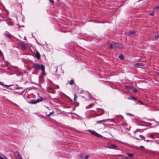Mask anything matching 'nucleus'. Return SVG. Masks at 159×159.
Instances as JSON below:
<instances>
[{"label":"nucleus","instance_id":"f257e3e1","mask_svg":"<svg viewBox=\"0 0 159 159\" xmlns=\"http://www.w3.org/2000/svg\"><path fill=\"white\" fill-rule=\"evenodd\" d=\"M43 100V98L42 97H40L38 99L36 100H32L28 102L32 104H35L37 103L41 102Z\"/></svg>","mask_w":159,"mask_h":159},{"label":"nucleus","instance_id":"f03ea898","mask_svg":"<svg viewBox=\"0 0 159 159\" xmlns=\"http://www.w3.org/2000/svg\"><path fill=\"white\" fill-rule=\"evenodd\" d=\"M124 46L122 44L119 43H113V48H123Z\"/></svg>","mask_w":159,"mask_h":159},{"label":"nucleus","instance_id":"7ed1b4c3","mask_svg":"<svg viewBox=\"0 0 159 159\" xmlns=\"http://www.w3.org/2000/svg\"><path fill=\"white\" fill-rule=\"evenodd\" d=\"M87 131L90 133L92 134L93 135L95 136L96 137H100L101 136V135L100 134H98L95 131H92L89 129Z\"/></svg>","mask_w":159,"mask_h":159},{"label":"nucleus","instance_id":"20e7f679","mask_svg":"<svg viewBox=\"0 0 159 159\" xmlns=\"http://www.w3.org/2000/svg\"><path fill=\"white\" fill-rule=\"evenodd\" d=\"M14 156L16 157H17L19 159H23L20 155L19 152H16L14 153Z\"/></svg>","mask_w":159,"mask_h":159},{"label":"nucleus","instance_id":"39448f33","mask_svg":"<svg viewBox=\"0 0 159 159\" xmlns=\"http://www.w3.org/2000/svg\"><path fill=\"white\" fill-rule=\"evenodd\" d=\"M109 146L108 147V148H109L111 149H114L115 150H116L117 146L115 144H108Z\"/></svg>","mask_w":159,"mask_h":159},{"label":"nucleus","instance_id":"423d86ee","mask_svg":"<svg viewBox=\"0 0 159 159\" xmlns=\"http://www.w3.org/2000/svg\"><path fill=\"white\" fill-rule=\"evenodd\" d=\"M135 31H130L126 32L125 34L126 35L131 36H133L134 35Z\"/></svg>","mask_w":159,"mask_h":159},{"label":"nucleus","instance_id":"0eeeda50","mask_svg":"<svg viewBox=\"0 0 159 159\" xmlns=\"http://www.w3.org/2000/svg\"><path fill=\"white\" fill-rule=\"evenodd\" d=\"M33 67L35 69H37L40 67V65L39 64H36L33 65Z\"/></svg>","mask_w":159,"mask_h":159},{"label":"nucleus","instance_id":"6e6552de","mask_svg":"<svg viewBox=\"0 0 159 159\" xmlns=\"http://www.w3.org/2000/svg\"><path fill=\"white\" fill-rule=\"evenodd\" d=\"M35 56L38 59H39L40 58V55L39 52L37 51L36 52Z\"/></svg>","mask_w":159,"mask_h":159},{"label":"nucleus","instance_id":"1a4fd4ad","mask_svg":"<svg viewBox=\"0 0 159 159\" xmlns=\"http://www.w3.org/2000/svg\"><path fill=\"white\" fill-rule=\"evenodd\" d=\"M41 70L43 73L45 72V66L44 65L41 64L40 66Z\"/></svg>","mask_w":159,"mask_h":159},{"label":"nucleus","instance_id":"9d476101","mask_svg":"<svg viewBox=\"0 0 159 159\" xmlns=\"http://www.w3.org/2000/svg\"><path fill=\"white\" fill-rule=\"evenodd\" d=\"M116 118L118 120L119 119H120L121 120H122L124 119V118L123 117V116H116Z\"/></svg>","mask_w":159,"mask_h":159},{"label":"nucleus","instance_id":"9b49d317","mask_svg":"<svg viewBox=\"0 0 159 159\" xmlns=\"http://www.w3.org/2000/svg\"><path fill=\"white\" fill-rule=\"evenodd\" d=\"M20 47L22 48H23L24 50L26 49V47L25 45V44L23 43H22L20 44Z\"/></svg>","mask_w":159,"mask_h":159},{"label":"nucleus","instance_id":"f8f14e48","mask_svg":"<svg viewBox=\"0 0 159 159\" xmlns=\"http://www.w3.org/2000/svg\"><path fill=\"white\" fill-rule=\"evenodd\" d=\"M74 83V81L73 79H71L70 81H68L67 83L70 85H72Z\"/></svg>","mask_w":159,"mask_h":159},{"label":"nucleus","instance_id":"ddd939ff","mask_svg":"<svg viewBox=\"0 0 159 159\" xmlns=\"http://www.w3.org/2000/svg\"><path fill=\"white\" fill-rule=\"evenodd\" d=\"M143 66V63H137L136 64V66Z\"/></svg>","mask_w":159,"mask_h":159},{"label":"nucleus","instance_id":"4468645a","mask_svg":"<svg viewBox=\"0 0 159 159\" xmlns=\"http://www.w3.org/2000/svg\"><path fill=\"white\" fill-rule=\"evenodd\" d=\"M5 35L6 37H7L8 38H11V35L8 33H6L5 34Z\"/></svg>","mask_w":159,"mask_h":159},{"label":"nucleus","instance_id":"2eb2a0df","mask_svg":"<svg viewBox=\"0 0 159 159\" xmlns=\"http://www.w3.org/2000/svg\"><path fill=\"white\" fill-rule=\"evenodd\" d=\"M120 125H122L123 126H127V123L125 122H123Z\"/></svg>","mask_w":159,"mask_h":159},{"label":"nucleus","instance_id":"dca6fc26","mask_svg":"<svg viewBox=\"0 0 159 159\" xmlns=\"http://www.w3.org/2000/svg\"><path fill=\"white\" fill-rule=\"evenodd\" d=\"M45 113L47 116H49L50 115L53 114L54 113V111H53L52 112H50L49 114H47L46 112Z\"/></svg>","mask_w":159,"mask_h":159},{"label":"nucleus","instance_id":"f3484780","mask_svg":"<svg viewBox=\"0 0 159 159\" xmlns=\"http://www.w3.org/2000/svg\"><path fill=\"white\" fill-rule=\"evenodd\" d=\"M119 58L121 60H123L124 58V57L122 54H120L119 56Z\"/></svg>","mask_w":159,"mask_h":159},{"label":"nucleus","instance_id":"a211bd4d","mask_svg":"<svg viewBox=\"0 0 159 159\" xmlns=\"http://www.w3.org/2000/svg\"><path fill=\"white\" fill-rule=\"evenodd\" d=\"M78 156L80 157L81 158H84V155L83 154H80L78 155Z\"/></svg>","mask_w":159,"mask_h":159},{"label":"nucleus","instance_id":"6ab92c4d","mask_svg":"<svg viewBox=\"0 0 159 159\" xmlns=\"http://www.w3.org/2000/svg\"><path fill=\"white\" fill-rule=\"evenodd\" d=\"M131 89H132V90H133L134 92H137V90L135 88H134L133 87H131Z\"/></svg>","mask_w":159,"mask_h":159},{"label":"nucleus","instance_id":"aec40b11","mask_svg":"<svg viewBox=\"0 0 159 159\" xmlns=\"http://www.w3.org/2000/svg\"><path fill=\"white\" fill-rule=\"evenodd\" d=\"M126 155H127V156H128L129 157H133L134 156V155L133 154H130V153H126Z\"/></svg>","mask_w":159,"mask_h":159},{"label":"nucleus","instance_id":"412c9836","mask_svg":"<svg viewBox=\"0 0 159 159\" xmlns=\"http://www.w3.org/2000/svg\"><path fill=\"white\" fill-rule=\"evenodd\" d=\"M77 97H76V94H74V101H76L77 100Z\"/></svg>","mask_w":159,"mask_h":159},{"label":"nucleus","instance_id":"4be33fe9","mask_svg":"<svg viewBox=\"0 0 159 159\" xmlns=\"http://www.w3.org/2000/svg\"><path fill=\"white\" fill-rule=\"evenodd\" d=\"M155 36L156 39H157L159 37V35L158 34H155Z\"/></svg>","mask_w":159,"mask_h":159},{"label":"nucleus","instance_id":"5701e85b","mask_svg":"<svg viewBox=\"0 0 159 159\" xmlns=\"http://www.w3.org/2000/svg\"><path fill=\"white\" fill-rule=\"evenodd\" d=\"M0 159H7V158L5 156H4L3 157H2L0 156Z\"/></svg>","mask_w":159,"mask_h":159},{"label":"nucleus","instance_id":"b1692460","mask_svg":"<svg viewBox=\"0 0 159 159\" xmlns=\"http://www.w3.org/2000/svg\"><path fill=\"white\" fill-rule=\"evenodd\" d=\"M113 48V44H109V48Z\"/></svg>","mask_w":159,"mask_h":159},{"label":"nucleus","instance_id":"393cba45","mask_svg":"<svg viewBox=\"0 0 159 159\" xmlns=\"http://www.w3.org/2000/svg\"><path fill=\"white\" fill-rule=\"evenodd\" d=\"M139 137L141 138V139H145V137L143 135H139Z\"/></svg>","mask_w":159,"mask_h":159},{"label":"nucleus","instance_id":"a878e982","mask_svg":"<svg viewBox=\"0 0 159 159\" xmlns=\"http://www.w3.org/2000/svg\"><path fill=\"white\" fill-rule=\"evenodd\" d=\"M88 155H84V158H85V159H88Z\"/></svg>","mask_w":159,"mask_h":159},{"label":"nucleus","instance_id":"bb28decb","mask_svg":"<svg viewBox=\"0 0 159 159\" xmlns=\"http://www.w3.org/2000/svg\"><path fill=\"white\" fill-rule=\"evenodd\" d=\"M105 120H102L100 121H98L97 122V123H99L101 122H102V121H104Z\"/></svg>","mask_w":159,"mask_h":159},{"label":"nucleus","instance_id":"cd10ccee","mask_svg":"<svg viewBox=\"0 0 159 159\" xmlns=\"http://www.w3.org/2000/svg\"><path fill=\"white\" fill-rule=\"evenodd\" d=\"M130 99L132 100H135L136 98L133 97L131 96L130 97Z\"/></svg>","mask_w":159,"mask_h":159},{"label":"nucleus","instance_id":"c85d7f7f","mask_svg":"<svg viewBox=\"0 0 159 159\" xmlns=\"http://www.w3.org/2000/svg\"><path fill=\"white\" fill-rule=\"evenodd\" d=\"M48 1L52 4L54 3V1L53 0H48Z\"/></svg>","mask_w":159,"mask_h":159},{"label":"nucleus","instance_id":"c756f323","mask_svg":"<svg viewBox=\"0 0 159 159\" xmlns=\"http://www.w3.org/2000/svg\"><path fill=\"white\" fill-rule=\"evenodd\" d=\"M154 9L156 10H159V6H157L154 7Z\"/></svg>","mask_w":159,"mask_h":159},{"label":"nucleus","instance_id":"7c9ffc66","mask_svg":"<svg viewBox=\"0 0 159 159\" xmlns=\"http://www.w3.org/2000/svg\"><path fill=\"white\" fill-rule=\"evenodd\" d=\"M154 15V12H151V13H149V15L150 16H153Z\"/></svg>","mask_w":159,"mask_h":159},{"label":"nucleus","instance_id":"2f4dec72","mask_svg":"<svg viewBox=\"0 0 159 159\" xmlns=\"http://www.w3.org/2000/svg\"><path fill=\"white\" fill-rule=\"evenodd\" d=\"M18 25V27H19V28H20L21 27H24V25H21L20 26V25Z\"/></svg>","mask_w":159,"mask_h":159},{"label":"nucleus","instance_id":"473e14b6","mask_svg":"<svg viewBox=\"0 0 159 159\" xmlns=\"http://www.w3.org/2000/svg\"><path fill=\"white\" fill-rule=\"evenodd\" d=\"M144 141H147V142H150V141H152V140H148V139H147V140H145V139H144Z\"/></svg>","mask_w":159,"mask_h":159},{"label":"nucleus","instance_id":"72a5a7b5","mask_svg":"<svg viewBox=\"0 0 159 159\" xmlns=\"http://www.w3.org/2000/svg\"><path fill=\"white\" fill-rule=\"evenodd\" d=\"M126 88L127 89H130V86H126Z\"/></svg>","mask_w":159,"mask_h":159},{"label":"nucleus","instance_id":"f704fd0d","mask_svg":"<svg viewBox=\"0 0 159 159\" xmlns=\"http://www.w3.org/2000/svg\"><path fill=\"white\" fill-rule=\"evenodd\" d=\"M3 86H5L6 87H8L11 86V85H4Z\"/></svg>","mask_w":159,"mask_h":159},{"label":"nucleus","instance_id":"c9c22d12","mask_svg":"<svg viewBox=\"0 0 159 159\" xmlns=\"http://www.w3.org/2000/svg\"><path fill=\"white\" fill-rule=\"evenodd\" d=\"M0 85L3 86L4 84H3V82H0Z\"/></svg>","mask_w":159,"mask_h":159},{"label":"nucleus","instance_id":"e433bc0d","mask_svg":"<svg viewBox=\"0 0 159 159\" xmlns=\"http://www.w3.org/2000/svg\"><path fill=\"white\" fill-rule=\"evenodd\" d=\"M22 88H22V87H16V89H22Z\"/></svg>","mask_w":159,"mask_h":159},{"label":"nucleus","instance_id":"4c0bfd02","mask_svg":"<svg viewBox=\"0 0 159 159\" xmlns=\"http://www.w3.org/2000/svg\"><path fill=\"white\" fill-rule=\"evenodd\" d=\"M2 55V52L1 51V50H0V57Z\"/></svg>","mask_w":159,"mask_h":159},{"label":"nucleus","instance_id":"58836bf2","mask_svg":"<svg viewBox=\"0 0 159 159\" xmlns=\"http://www.w3.org/2000/svg\"><path fill=\"white\" fill-rule=\"evenodd\" d=\"M126 114L127 115H130V116H131L132 115L131 114H130L129 113H127Z\"/></svg>","mask_w":159,"mask_h":159},{"label":"nucleus","instance_id":"ea45409f","mask_svg":"<svg viewBox=\"0 0 159 159\" xmlns=\"http://www.w3.org/2000/svg\"><path fill=\"white\" fill-rule=\"evenodd\" d=\"M120 142L122 144H125V143L123 142Z\"/></svg>","mask_w":159,"mask_h":159},{"label":"nucleus","instance_id":"a19ab883","mask_svg":"<svg viewBox=\"0 0 159 159\" xmlns=\"http://www.w3.org/2000/svg\"><path fill=\"white\" fill-rule=\"evenodd\" d=\"M140 148L144 149V147L143 146H140Z\"/></svg>","mask_w":159,"mask_h":159},{"label":"nucleus","instance_id":"79ce46f5","mask_svg":"<svg viewBox=\"0 0 159 159\" xmlns=\"http://www.w3.org/2000/svg\"><path fill=\"white\" fill-rule=\"evenodd\" d=\"M84 91L82 90L81 91V93H84Z\"/></svg>","mask_w":159,"mask_h":159},{"label":"nucleus","instance_id":"37998d69","mask_svg":"<svg viewBox=\"0 0 159 159\" xmlns=\"http://www.w3.org/2000/svg\"><path fill=\"white\" fill-rule=\"evenodd\" d=\"M123 159H129L128 157H126L125 158H124Z\"/></svg>","mask_w":159,"mask_h":159},{"label":"nucleus","instance_id":"c03bdc74","mask_svg":"<svg viewBox=\"0 0 159 159\" xmlns=\"http://www.w3.org/2000/svg\"><path fill=\"white\" fill-rule=\"evenodd\" d=\"M104 23V22H98V23Z\"/></svg>","mask_w":159,"mask_h":159},{"label":"nucleus","instance_id":"a18cd8bd","mask_svg":"<svg viewBox=\"0 0 159 159\" xmlns=\"http://www.w3.org/2000/svg\"><path fill=\"white\" fill-rule=\"evenodd\" d=\"M139 130V129H137L136 130V132H137V131L138 130Z\"/></svg>","mask_w":159,"mask_h":159},{"label":"nucleus","instance_id":"49530a36","mask_svg":"<svg viewBox=\"0 0 159 159\" xmlns=\"http://www.w3.org/2000/svg\"><path fill=\"white\" fill-rule=\"evenodd\" d=\"M141 104H142V105H144L143 103V102H141Z\"/></svg>","mask_w":159,"mask_h":159},{"label":"nucleus","instance_id":"de8ad7c7","mask_svg":"<svg viewBox=\"0 0 159 159\" xmlns=\"http://www.w3.org/2000/svg\"><path fill=\"white\" fill-rule=\"evenodd\" d=\"M88 95L89 97V96L90 95V94H88Z\"/></svg>","mask_w":159,"mask_h":159},{"label":"nucleus","instance_id":"09e8293b","mask_svg":"<svg viewBox=\"0 0 159 159\" xmlns=\"http://www.w3.org/2000/svg\"><path fill=\"white\" fill-rule=\"evenodd\" d=\"M149 125H151V124L150 123H149Z\"/></svg>","mask_w":159,"mask_h":159},{"label":"nucleus","instance_id":"8fccbe9b","mask_svg":"<svg viewBox=\"0 0 159 159\" xmlns=\"http://www.w3.org/2000/svg\"><path fill=\"white\" fill-rule=\"evenodd\" d=\"M90 105L91 106H92V104H90Z\"/></svg>","mask_w":159,"mask_h":159},{"label":"nucleus","instance_id":"3c124183","mask_svg":"<svg viewBox=\"0 0 159 159\" xmlns=\"http://www.w3.org/2000/svg\"><path fill=\"white\" fill-rule=\"evenodd\" d=\"M57 86H58V88H59V86L58 85H57Z\"/></svg>","mask_w":159,"mask_h":159},{"label":"nucleus","instance_id":"603ef678","mask_svg":"<svg viewBox=\"0 0 159 159\" xmlns=\"http://www.w3.org/2000/svg\"><path fill=\"white\" fill-rule=\"evenodd\" d=\"M157 75H159V73H157Z\"/></svg>","mask_w":159,"mask_h":159},{"label":"nucleus","instance_id":"864d4df0","mask_svg":"<svg viewBox=\"0 0 159 159\" xmlns=\"http://www.w3.org/2000/svg\"><path fill=\"white\" fill-rule=\"evenodd\" d=\"M82 97L83 98H84V97Z\"/></svg>","mask_w":159,"mask_h":159},{"label":"nucleus","instance_id":"5fc2aeb1","mask_svg":"<svg viewBox=\"0 0 159 159\" xmlns=\"http://www.w3.org/2000/svg\"><path fill=\"white\" fill-rule=\"evenodd\" d=\"M158 144H159V143H158Z\"/></svg>","mask_w":159,"mask_h":159}]
</instances>
